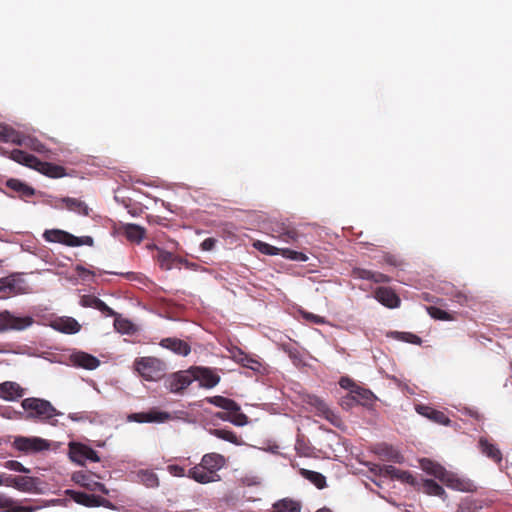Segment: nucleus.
Masks as SVG:
<instances>
[{"label": "nucleus", "instance_id": "50", "mask_svg": "<svg viewBox=\"0 0 512 512\" xmlns=\"http://www.w3.org/2000/svg\"><path fill=\"white\" fill-rule=\"evenodd\" d=\"M385 451V456L391 460V461H394V462H402L403 460V456L395 449H393L392 447H385L383 449Z\"/></svg>", "mask_w": 512, "mask_h": 512}, {"label": "nucleus", "instance_id": "11", "mask_svg": "<svg viewBox=\"0 0 512 512\" xmlns=\"http://www.w3.org/2000/svg\"><path fill=\"white\" fill-rule=\"evenodd\" d=\"M170 418L171 417L169 413L159 411L157 409H151L146 412L132 413L128 416L129 421L137 423H163Z\"/></svg>", "mask_w": 512, "mask_h": 512}, {"label": "nucleus", "instance_id": "28", "mask_svg": "<svg viewBox=\"0 0 512 512\" xmlns=\"http://www.w3.org/2000/svg\"><path fill=\"white\" fill-rule=\"evenodd\" d=\"M23 137V133L15 130L13 127L7 124H0V141L4 143H12L20 145V141Z\"/></svg>", "mask_w": 512, "mask_h": 512}, {"label": "nucleus", "instance_id": "26", "mask_svg": "<svg viewBox=\"0 0 512 512\" xmlns=\"http://www.w3.org/2000/svg\"><path fill=\"white\" fill-rule=\"evenodd\" d=\"M195 377L205 388H213L220 381L219 375L210 368H197V374Z\"/></svg>", "mask_w": 512, "mask_h": 512}, {"label": "nucleus", "instance_id": "41", "mask_svg": "<svg viewBox=\"0 0 512 512\" xmlns=\"http://www.w3.org/2000/svg\"><path fill=\"white\" fill-rule=\"evenodd\" d=\"M14 488L22 492H31L36 488V479L29 476H16Z\"/></svg>", "mask_w": 512, "mask_h": 512}, {"label": "nucleus", "instance_id": "45", "mask_svg": "<svg viewBox=\"0 0 512 512\" xmlns=\"http://www.w3.org/2000/svg\"><path fill=\"white\" fill-rule=\"evenodd\" d=\"M381 262L392 267H401L404 264V261L402 259H400L397 255L391 253H384Z\"/></svg>", "mask_w": 512, "mask_h": 512}, {"label": "nucleus", "instance_id": "33", "mask_svg": "<svg viewBox=\"0 0 512 512\" xmlns=\"http://www.w3.org/2000/svg\"><path fill=\"white\" fill-rule=\"evenodd\" d=\"M61 201L65 204V207L68 210L76 212L83 216L89 215L90 209L85 202L71 197H65Z\"/></svg>", "mask_w": 512, "mask_h": 512}, {"label": "nucleus", "instance_id": "42", "mask_svg": "<svg viewBox=\"0 0 512 512\" xmlns=\"http://www.w3.org/2000/svg\"><path fill=\"white\" fill-rule=\"evenodd\" d=\"M210 434L214 435L215 437L228 441L233 444H240L238 436L231 430L227 429H211Z\"/></svg>", "mask_w": 512, "mask_h": 512}, {"label": "nucleus", "instance_id": "62", "mask_svg": "<svg viewBox=\"0 0 512 512\" xmlns=\"http://www.w3.org/2000/svg\"><path fill=\"white\" fill-rule=\"evenodd\" d=\"M316 512H331V510H330V509H328V508H321V509H319V510H318V511H316Z\"/></svg>", "mask_w": 512, "mask_h": 512}, {"label": "nucleus", "instance_id": "15", "mask_svg": "<svg viewBox=\"0 0 512 512\" xmlns=\"http://www.w3.org/2000/svg\"><path fill=\"white\" fill-rule=\"evenodd\" d=\"M375 299L388 308H397L400 305V298L390 287H379L375 290Z\"/></svg>", "mask_w": 512, "mask_h": 512}, {"label": "nucleus", "instance_id": "23", "mask_svg": "<svg viewBox=\"0 0 512 512\" xmlns=\"http://www.w3.org/2000/svg\"><path fill=\"white\" fill-rule=\"evenodd\" d=\"M6 187L16 192L22 199H28L35 195V189L19 179H8L6 181Z\"/></svg>", "mask_w": 512, "mask_h": 512}, {"label": "nucleus", "instance_id": "61", "mask_svg": "<svg viewBox=\"0 0 512 512\" xmlns=\"http://www.w3.org/2000/svg\"><path fill=\"white\" fill-rule=\"evenodd\" d=\"M133 275L134 273L133 272H128L125 277L128 278V279H132L133 278Z\"/></svg>", "mask_w": 512, "mask_h": 512}, {"label": "nucleus", "instance_id": "19", "mask_svg": "<svg viewBox=\"0 0 512 512\" xmlns=\"http://www.w3.org/2000/svg\"><path fill=\"white\" fill-rule=\"evenodd\" d=\"M153 248L157 250L156 261L162 270H171L176 263L182 262L183 258L175 256L173 253L163 250L155 245Z\"/></svg>", "mask_w": 512, "mask_h": 512}, {"label": "nucleus", "instance_id": "14", "mask_svg": "<svg viewBox=\"0 0 512 512\" xmlns=\"http://www.w3.org/2000/svg\"><path fill=\"white\" fill-rule=\"evenodd\" d=\"M26 390L14 381L0 383V398L6 401H16L25 395Z\"/></svg>", "mask_w": 512, "mask_h": 512}, {"label": "nucleus", "instance_id": "29", "mask_svg": "<svg viewBox=\"0 0 512 512\" xmlns=\"http://www.w3.org/2000/svg\"><path fill=\"white\" fill-rule=\"evenodd\" d=\"M187 477L193 479L195 482H198L200 484H208L211 482H215L212 476L208 473V471L201 466V463L190 468L187 472Z\"/></svg>", "mask_w": 512, "mask_h": 512}, {"label": "nucleus", "instance_id": "57", "mask_svg": "<svg viewBox=\"0 0 512 512\" xmlns=\"http://www.w3.org/2000/svg\"><path fill=\"white\" fill-rule=\"evenodd\" d=\"M339 384L344 389H353L355 386H357L350 378L348 377H342L339 381Z\"/></svg>", "mask_w": 512, "mask_h": 512}, {"label": "nucleus", "instance_id": "43", "mask_svg": "<svg viewBox=\"0 0 512 512\" xmlns=\"http://www.w3.org/2000/svg\"><path fill=\"white\" fill-rule=\"evenodd\" d=\"M0 509H7V512H32L28 507L13 506V501L3 495H0Z\"/></svg>", "mask_w": 512, "mask_h": 512}, {"label": "nucleus", "instance_id": "17", "mask_svg": "<svg viewBox=\"0 0 512 512\" xmlns=\"http://www.w3.org/2000/svg\"><path fill=\"white\" fill-rule=\"evenodd\" d=\"M444 485L451 489L462 492L472 491L473 484L465 479L458 477L456 474L446 470L445 475L440 480Z\"/></svg>", "mask_w": 512, "mask_h": 512}, {"label": "nucleus", "instance_id": "56", "mask_svg": "<svg viewBox=\"0 0 512 512\" xmlns=\"http://www.w3.org/2000/svg\"><path fill=\"white\" fill-rule=\"evenodd\" d=\"M215 243H216V240L214 238H206L202 243H201V248L202 250H205V251H210L214 248L215 246Z\"/></svg>", "mask_w": 512, "mask_h": 512}, {"label": "nucleus", "instance_id": "44", "mask_svg": "<svg viewBox=\"0 0 512 512\" xmlns=\"http://www.w3.org/2000/svg\"><path fill=\"white\" fill-rule=\"evenodd\" d=\"M395 334L397 339L408 343L420 345L422 342V339L419 336L409 332H395Z\"/></svg>", "mask_w": 512, "mask_h": 512}, {"label": "nucleus", "instance_id": "46", "mask_svg": "<svg viewBox=\"0 0 512 512\" xmlns=\"http://www.w3.org/2000/svg\"><path fill=\"white\" fill-rule=\"evenodd\" d=\"M427 311L432 318L439 319V320H450L451 319L449 314L446 311H444L438 307L430 306L427 308Z\"/></svg>", "mask_w": 512, "mask_h": 512}, {"label": "nucleus", "instance_id": "9", "mask_svg": "<svg viewBox=\"0 0 512 512\" xmlns=\"http://www.w3.org/2000/svg\"><path fill=\"white\" fill-rule=\"evenodd\" d=\"M13 446L23 452H39L49 448L48 442L44 439L23 436L16 437Z\"/></svg>", "mask_w": 512, "mask_h": 512}, {"label": "nucleus", "instance_id": "60", "mask_svg": "<svg viewBox=\"0 0 512 512\" xmlns=\"http://www.w3.org/2000/svg\"><path fill=\"white\" fill-rule=\"evenodd\" d=\"M178 263H179V264H183V265H185V267H186V268H188V269L196 270V268L198 267V265H197V264L192 263V262H189V261H187L186 259H183V261H182V262H178Z\"/></svg>", "mask_w": 512, "mask_h": 512}, {"label": "nucleus", "instance_id": "5", "mask_svg": "<svg viewBox=\"0 0 512 512\" xmlns=\"http://www.w3.org/2000/svg\"><path fill=\"white\" fill-rule=\"evenodd\" d=\"M34 320L30 316H16L8 310L0 312V333L8 331H21L33 324Z\"/></svg>", "mask_w": 512, "mask_h": 512}, {"label": "nucleus", "instance_id": "6", "mask_svg": "<svg viewBox=\"0 0 512 512\" xmlns=\"http://www.w3.org/2000/svg\"><path fill=\"white\" fill-rule=\"evenodd\" d=\"M27 285L25 280L18 274H12L0 279L1 298L26 293Z\"/></svg>", "mask_w": 512, "mask_h": 512}, {"label": "nucleus", "instance_id": "52", "mask_svg": "<svg viewBox=\"0 0 512 512\" xmlns=\"http://www.w3.org/2000/svg\"><path fill=\"white\" fill-rule=\"evenodd\" d=\"M283 256L288 257L292 260H297V261H306L307 260V256L305 254H303L302 252H297V251H293V250H289V249H286L283 251Z\"/></svg>", "mask_w": 512, "mask_h": 512}, {"label": "nucleus", "instance_id": "48", "mask_svg": "<svg viewBox=\"0 0 512 512\" xmlns=\"http://www.w3.org/2000/svg\"><path fill=\"white\" fill-rule=\"evenodd\" d=\"M4 467L9 470L21 472V473H29L30 472V470L28 468L24 467L22 465V463H20L19 461H16V460L6 461L4 463Z\"/></svg>", "mask_w": 512, "mask_h": 512}, {"label": "nucleus", "instance_id": "8", "mask_svg": "<svg viewBox=\"0 0 512 512\" xmlns=\"http://www.w3.org/2000/svg\"><path fill=\"white\" fill-rule=\"evenodd\" d=\"M69 456L73 462L80 465H84L86 460H90L92 462L100 461V458L94 449L85 444L76 442L69 444Z\"/></svg>", "mask_w": 512, "mask_h": 512}, {"label": "nucleus", "instance_id": "21", "mask_svg": "<svg viewBox=\"0 0 512 512\" xmlns=\"http://www.w3.org/2000/svg\"><path fill=\"white\" fill-rule=\"evenodd\" d=\"M380 472L384 476H389L392 479H398L402 482L409 483L411 485H416V479L412 474H410L407 471H402L400 469H397L395 466L392 465H384L380 468Z\"/></svg>", "mask_w": 512, "mask_h": 512}, {"label": "nucleus", "instance_id": "40", "mask_svg": "<svg viewBox=\"0 0 512 512\" xmlns=\"http://www.w3.org/2000/svg\"><path fill=\"white\" fill-rule=\"evenodd\" d=\"M301 475L313 483L318 489H323L326 486V478L319 472L302 469Z\"/></svg>", "mask_w": 512, "mask_h": 512}, {"label": "nucleus", "instance_id": "10", "mask_svg": "<svg viewBox=\"0 0 512 512\" xmlns=\"http://www.w3.org/2000/svg\"><path fill=\"white\" fill-rule=\"evenodd\" d=\"M200 463L212 476L214 481H218L220 477L217 472L225 466L226 459L223 455L218 453H207L202 456Z\"/></svg>", "mask_w": 512, "mask_h": 512}, {"label": "nucleus", "instance_id": "24", "mask_svg": "<svg viewBox=\"0 0 512 512\" xmlns=\"http://www.w3.org/2000/svg\"><path fill=\"white\" fill-rule=\"evenodd\" d=\"M160 345L182 356H187L191 351L189 344L178 338H164Z\"/></svg>", "mask_w": 512, "mask_h": 512}, {"label": "nucleus", "instance_id": "37", "mask_svg": "<svg viewBox=\"0 0 512 512\" xmlns=\"http://www.w3.org/2000/svg\"><path fill=\"white\" fill-rule=\"evenodd\" d=\"M75 362L78 366L88 370L96 369L100 365V361L96 357L85 352L76 354Z\"/></svg>", "mask_w": 512, "mask_h": 512}, {"label": "nucleus", "instance_id": "49", "mask_svg": "<svg viewBox=\"0 0 512 512\" xmlns=\"http://www.w3.org/2000/svg\"><path fill=\"white\" fill-rule=\"evenodd\" d=\"M100 298L94 296V295H83L80 299V304L83 307H89L96 309L97 303Z\"/></svg>", "mask_w": 512, "mask_h": 512}, {"label": "nucleus", "instance_id": "7", "mask_svg": "<svg viewBox=\"0 0 512 512\" xmlns=\"http://www.w3.org/2000/svg\"><path fill=\"white\" fill-rule=\"evenodd\" d=\"M67 495L75 501L77 504L85 507H99L103 506L106 508H114L113 504L106 498L96 496L93 494H87L85 492L67 490Z\"/></svg>", "mask_w": 512, "mask_h": 512}, {"label": "nucleus", "instance_id": "35", "mask_svg": "<svg viewBox=\"0 0 512 512\" xmlns=\"http://www.w3.org/2000/svg\"><path fill=\"white\" fill-rule=\"evenodd\" d=\"M19 146H23L25 148H28L32 151H35V152L41 153V154L47 153L49 151L47 149V147L45 146V144H43L40 140H38L37 138H35L33 136L26 135V134H23V137L20 141Z\"/></svg>", "mask_w": 512, "mask_h": 512}, {"label": "nucleus", "instance_id": "18", "mask_svg": "<svg viewBox=\"0 0 512 512\" xmlns=\"http://www.w3.org/2000/svg\"><path fill=\"white\" fill-rule=\"evenodd\" d=\"M352 275L354 278L369 280L375 283H389L391 281V278L384 273L363 268H354L352 270Z\"/></svg>", "mask_w": 512, "mask_h": 512}, {"label": "nucleus", "instance_id": "16", "mask_svg": "<svg viewBox=\"0 0 512 512\" xmlns=\"http://www.w3.org/2000/svg\"><path fill=\"white\" fill-rule=\"evenodd\" d=\"M118 231L132 243L139 244L146 235V229L133 223L121 224Z\"/></svg>", "mask_w": 512, "mask_h": 512}, {"label": "nucleus", "instance_id": "34", "mask_svg": "<svg viewBox=\"0 0 512 512\" xmlns=\"http://www.w3.org/2000/svg\"><path fill=\"white\" fill-rule=\"evenodd\" d=\"M217 417L222 420L230 421L236 426H244L248 423V417L240 410L219 412L217 413Z\"/></svg>", "mask_w": 512, "mask_h": 512}, {"label": "nucleus", "instance_id": "38", "mask_svg": "<svg viewBox=\"0 0 512 512\" xmlns=\"http://www.w3.org/2000/svg\"><path fill=\"white\" fill-rule=\"evenodd\" d=\"M421 487L423 492L428 495L438 496L443 499L446 497V493L443 487L432 479H422Z\"/></svg>", "mask_w": 512, "mask_h": 512}, {"label": "nucleus", "instance_id": "55", "mask_svg": "<svg viewBox=\"0 0 512 512\" xmlns=\"http://www.w3.org/2000/svg\"><path fill=\"white\" fill-rule=\"evenodd\" d=\"M243 365L245 367H247V368H250V369L254 370V371H258L260 369V367H261V364H260L259 361L254 360L252 358H248V357H246L244 359Z\"/></svg>", "mask_w": 512, "mask_h": 512}, {"label": "nucleus", "instance_id": "53", "mask_svg": "<svg viewBox=\"0 0 512 512\" xmlns=\"http://www.w3.org/2000/svg\"><path fill=\"white\" fill-rule=\"evenodd\" d=\"M96 310H99L100 312L104 313L105 315L107 316H111V317H114L116 316V312L110 308L104 301H102L101 299H99L98 303H97V307H96Z\"/></svg>", "mask_w": 512, "mask_h": 512}, {"label": "nucleus", "instance_id": "2", "mask_svg": "<svg viewBox=\"0 0 512 512\" xmlns=\"http://www.w3.org/2000/svg\"><path fill=\"white\" fill-rule=\"evenodd\" d=\"M21 406L27 413L25 416L27 420L37 418L42 421H48L58 415L57 410L49 401L40 398H25L22 400Z\"/></svg>", "mask_w": 512, "mask_h": 512}, {"label": "nucleus", "instance_id": "36", "mask_svg": "<svg viewBox=\"0 0 512 512\" xmlns=\"http://www.w3.org/2000/svg\"><path fill=\"white\" fill-rule=\"evenodd\" d=\"M138 481L147 488H156L159 486V478L155 472L149 469H142L137 472Z\"/></svg>", "mask_w": 512, "mask_h": 512}, {"label": "nucleus", "instance_id": "31", "mask_svg": "<svg viewBox=\"0 0 512 512\" xmlns=\"http://www.w3.org/2000/svg\"><path fill=\"white\" fill-rule=\"evenodd\" d=\"M420 465L423 471L439 480L445 475L446 469L430 459H422Z\"/></svg>", "mask_w": 512, "mask_h": 512}, {"label": "nucleus", "instance_id": "4", "mask_svg": "<svg viewBox=\"0 0 512 512\" xmlns=\"http://www.w3.org/2000/svg\"><path fill=\"white\" fill-rule=\"evenodd\" d=\"M134 367L144 379L154 381L162 377L165 364L155 357H140L134 361Z\"/></svg>", "mask_w": 512, "mask_h": 512}, {"label": "nucleus", "instance_id": "12", "mask_svg": "<svg viewBox=\"0 0 512 512\" xmlns=\"http://www.w3.org/2000/svg\"><path fill=\"white\" fill-rule=\"evenodd\" d=\"M72 480L89 491H99L103 494H108V489L103 483L95 481L93 474L78 471L73 474Z\"/></svg>", "mask_w": 512, "mask_h": 512}, {"label": "nucleus", "instance_id": "22", "mask_svg": "<svg viewBox=\"0 0 512 512\" xmlns=\"http://www.w3.org/2000/svg\"><path fill=\"white\" fill-rule=\"evenodd\" d=\"M351 400L362 406H371L376 396L369 389L355 386L351 389Z\"/></svg>", "mask_w": 512, "mask_h": 512}, {"label": "nucleus", "instance_id": "3", "mask_svg": "<svg viewBox=\"0 0 512 512\" xmlns=\"http://www.w3.org/2000/svg\"><path fill=\"white\" fill-rule=\"evenodd\" d=\"M43 237L47 242L60 243L69 247L94 245V240L91 236L77 237L61 229L46 230L43 234Z\"/></svg>", "mask_w": 512, "mask_h": 512}, {"label": "nucleus", "instance_id": "25", "mask_svg": "<svg viewBox=\"0 0 512 512\" xmlns=\"http://www.w3.org/2000/svg\"><path fill=\"white\" fill-rule=\"evenodd\" d=\"M478 445L481 453L486 457L497 464L502 462V452L495 444L489 442L488 439L481 437L479 439Z\"/></svg>", "mask_w": 512, "mask_h": 512}, {"label": "nucleus", "instance_id": "47", "mask_svg": "<svg viewBox=\"0 0 512 512\" xmlns=\"http://www.w3.org/2000/svg\"><path fill=\"white\" fill-rule=\"evenodd\" d=\"M254 247L258 249L260 252L267 254V255H277L278 254V248L271 246L267 243L257 241L254 244Z\"/></svg>", "mask_w": 512, "mask_h": 512}, {"label": "nucleus", "instance_id": "1", "mask_svg": "<svg viewBox=\"0 0 512 512\" xmlns=\"http://www.w3.org/2000/svg\"><path fill=\"white\" fill-rule=\"evenodd\" d=\"M8 157L28 168L34 169L45 176L50 178H61L66 175L65 168L49 162L40 161L34 155H31L20 149H13L12 151L5 152Z\"/></svg>", "mask_w": 512, "mask_h": 512}, {"label": "nucleus", "instance_id": "27", "mask_svg": "<svg viewBox=\"0 0 512 512\" xmlns=\"http://www.w3.org/2000/svg\"><path fill=\"white\" fill-rule=\"evenodd\" d=\"M192 379L185 373H176L169 380L168 388L173 393H182L190 384Z\"/></svg>", "mask_w": 512, "mask_h": 512}, {"label": "nucleus", "instance_id": "39", "mask_svg": "<svg viewBox=\"0 0 512 512\" xmlns=\"http://www.w3.org/2000/svg\"><path fill=\"white\" fill-rule=\"evenodd\" d=\"M114 317V328L117 332L128 335L136 332V327L130 320L120 317L117 313Z\"/></svg>", "mask_w": 512, "mask_h": 512}, {"label": "nucleus", "instance_id": "51", "mask_svg": "<svg viewBox=\"0 0 512 512\" xmlns=\"http://www.w3.org/2000/svg\"><path fill=\"white\" fill-rule=\"evenodd\" d=\"M167 470H168V472L172 476H175V477H187V473L185 471V468L180 466V465H176V464L168 465L167 466Z\"/></svg>", "mask_w": 512, "mask_h": 512}, {"label": "nucleus", "instance_id": "54", "mask_svg": "<svg viewBox=\"0 0 512 512\" xmlns=\"http://www.w3.org/2000/svg\"><path fill=\"white\" fill-rule=\"evenodd\" d=\"M16 476L0 474V486L15 487Z\"/></svg>", "mask_w": 512, "mask_h": 512}, {"label": "nucleus", "instance_id": "58", "mask_svg": "<svg viewBox=\"0 0 512 512\" xmlns=\"http://www.w3.org/2000/svg\"><path fill=\"white\" fill-rule=\"evenodd\" d=\"M316 402H317L318 409L325 415V417L327 419H329V414H331V411L327 407V405L323 401H321L319 399H317Z\"/></svg>", "mask_w": 512, "mask_h": 512}, {"label": "nucleus", "instance_id": "32", "mask_svg": "<svg viewBox=\"0 0 512 512\" xmlns=\"http://www.w3.org/2000/svg\"><path fill=\"white\" fill-rule=\"evenodd\" d=\"M206 401L210 404H213L219 408L226 410L227 412L240 410V406L237 402L223 396L208 397L206 398Z\"/></svg>", "mask_w": 512, "mask_h": 512}, {"label": "nucleus", "instance_id": "30", "mask_svg": "<svg viewBox=\"0 0 512 512\" xmlns=\"http://www.w3.org/2000/svg\"><path fill=\"white\" fill-rule=\"evenodd\" d=\"M54 328L62 333L74 334L80 330L81 326L74 318L64 317L55 321Z\"/></svg>", "mask_w": 512, "mask_h": 512}, {"label": "nucleus", "instance_id": "59", "mask_svg": "<svg viewBox=\"0 0 512 512\" xmlns=\"http://www.w3.org/2000/svg\"><path fill=\"white\" fill-rule=\"evenodd\" d=\"M306 318L313 321L314 323H317V324H322L324 323V318L321 317V316H318V315H314V314H307L306 315Z\"/></svg>", "mask_w": 512, "mask_h": 512}, {"label": "nucleus", "instance_id": "13", "mask_svg": "<svg viewBox=\"0 0 512 512\" xmlns=\"http://www.w3.org/2000/svg\"><path fill=\"white\" fill-rule=\"evenodd\" d=\"M271 233L273 237L279 238L286 243L294 242L298 238L297 230L283 222L273 223L271 225Z\"/></svg>", "mask_w": 512, "mask_h": 512}, {"label": "nucleus", "instance_id": "20", "mask_svg": "<svg viewBox=\"0 0 512 512\" xmlns=\"http://www.w3.org/2000/svg\"><path fill=\"white\" fill-rule=\"evenodd\" d=\"M416 411L420 415L432 420L435 423L441 425H448L450 423V419L446 416L444 412L436 410L427 405H417Z\"/></svg>", "mask_w": 512, "mask_h": 512}]
</instances>
